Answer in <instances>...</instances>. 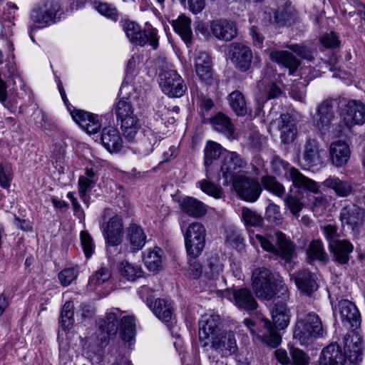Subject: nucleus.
<instances>
[{
  "instance_id": "obj_1",
  "label": "nucleus",
  "mask_w": 365,
  "mask_h": 365,
  "mask_svg": "<svg viewBox=\"0 0 365 365\" xmlns=\"http://www.w3.org/2000/svg\"><path fill=\"white\" fill-rule=\"evenodd\" d=\"M252 287L257 298L269 301L277 294L283 300L289 298V290L282 277L277 272L262 267L256 268L252 273Z\"/></svg>"
},
{
  "instance_id": "obj_2",
  "label": "nucleus",
  "mask_w": 365,
  "mask_h": 365,
  "mask_svg": "<svg viewBox=\"0 0 365 365\" xmlns=\"http://www.w3.org/2000/svg\"><path fill=\"white\" fill-rule=\"evenodd\" d=\"M256 241L263 250L270 253L284 265L291 264L297 257L295 244L283 232L278 231L274 235H256Z\"/></svg>"
},
{
  "instance_id": "obj_3",
  "label": "nucleus",
  "mask_w": 365,
  "mask_h": 365,
  "mask_svg": "<svg viewBox=\"0 0 365 365\" xmlns=\"http://www.w3.org/2000/svg\"><path fill=\"white\" fill-rule=\"evenodd\" d=\"M272 317L274 325L267 319H262L260 336L262 341L267 346L276 348L282 341L276 327L283 329L289 325L291 317L290 309L286 303L277 300L272 311Z\"/></svg>"
},
{
  "instance_id": "obj_4",
  "label": "nucleus",
  "mask_w": 365,
  "mask_h": 365,
  "mask_svg": "<svg viewBox=\"0 0 365 365\" xmlns=\"http://www.w3.org/2000/svg\"><path fill=\"white\" fill-rule=\"evenodd\" d=\"M61 9L59 3L53 0H42L34 6L29 15L30 37L33 41L32 32L56 24L60 19L58 14Z\"/></svg>"
},
{
  "instance_id": "obj_5",
  "label": "nucleus",
  "mask_w": 365,
  "mask_h": 365,
  "mask_svg": "<svg viewBox=\"0 0 365 365\" xmlns=\"http://www.w3.org/2000/svg\"><path fill=\"white\" fill-rule=\"evenodd\" d=\"M319 336V317L314 312L306 314L297 312L294 338L302 345L308 346Z\"/></svg>"
},
{
  "instance_id": "obj_6",
  "label": "nucleus",
  "mask_w": 365,
  "mask_h": 365,
  "mask_svg": "<svg viewBox=\"0 0 365 365\" xmlns=\"http://www.w3.org/2000/svg\"><path fill=\"white\" fill-rule=\"evenodd\" d=\"M289 163L284 161L278 155H274L272 160V172L278 175L286 174L289 170V177L293 185L299 188L317 193L318 190L317 183L303 175L297 169L291 167Z\"/></svg>"
},
{
  "instance_id": "obj_7",
  "label": "nucleus",
  "mask_w": 365,
  "mask_h": 365,
  "mask_svg": "<svg viewBox=\"0 0 365 365\" xmlns=\"http://www.w3.org/2000/svg\"><path fill=\"white\" fill-rule=\"evenodd\" d=\"M123 27L131 43L139 46L149 44L153 49L158 48V31L155 29H142L139 24L133 21H125Z\"/></svg>"
},
{
  "instance_id": "obj_8",
  "label": "nucleus",
  "mask_w": 365,
  "mask_h": 365,
  "mask_svg": "<svg viewBox=\"0 0 365 365\" xmlns=\"http://www.w3.org/2000/svg\"><path fill=\"white\" fill-rule=\"evenodd\" d=\"M206 230L200 222H192L184 233L185 245L189 257H199L205 246Z\"/></svg>"
},
{
  "instance_id": "obj_9",
  "label": "nucleus",
  "mask_w": 365,
  "mask_h": 365,
  "mask_svg": "<svg viewBox=\"0 0 365 365\" xmlns=\"http://www.w3.org/2000/svg\"><path fill=\"white\" fill-rule=\"evenodd\" d=\"M159 85L163 93L170 98H180L187 89L184 80L175 70H162Z\"/></svg>"
},
{
  "instance_id": "obj_10",
  "label": "nucleus",
  "mask_w": 365,
  "mask_h": 365,
  "mask_svg": "<svg viewBox=\"0 0 365 365\" xmlns=\"http://www.w3.org/2000/svg\"><path fill=\"white\" fill-rule=\"evenodd\" d=\"M121 314L118 308H112L106 313L104 319H100L96 332L98 345L101 347L107 346L110 339L115 336L118 330V318Z\"/></svg>"
},
{
  "instance_id": "obj_11",
  "label": "nucleus",
  "mask_w": 365,
  "mask_h": 365,
  "mask_svg": "<svg viewBox=\"0 0 365 365\" xmlns=\"http://www.w3.org/2000/svg\"><path fill=\"white\" fill-rule=\"evenodd\" d=\"M232 184L237 196L247 202L257 201L262 192V185L257 179L243 175L238 176Z\"/></svg>"
},
{
  "instance_id": "obj_12",
  "label": "nucleus",
  "mask_w": 365,
  "mask_h": 365,
  "mask_svg": "<svg viewBox=\"0 0 365 365\" xmlns=\"http://www.w3.org/2000/svg\"><path fill=\"white\" fill-rule=\"evenodd\" d=\"M244 159L235 152H227L223 156L220 168V176L224 180L223 185L232 183L240 175L237 173L245 167Z\"/></svg>"
},
{
  "instance_id": "obj_13",
  "label": "nucleus",
  "mask_w": 365,
  "mask_h": 365,
  "mask_svg": "<svg viewBox=\"0 0 365 365\" xmlns=\"http://www.w3.org/2000/svg\"><path fill=\"white\" fill-rule=\"evenodd\" d=\"M221 318L217 314L202 316L199 321V339L203 348L210 345V340L223 330L220 328Z\"/></svg>"
},
{
  "instance_id": "obj_14",
  "label": "nucleus",
  "mask_w": 365,
  "mask_h": 365,
  "mask_svg": "<svg viewBox=\"0 0 365 365\" xmlns=\"http://www.w3.org/2000/svg\"><path fill=\"white\" fill-rule=\"evenodd\" d=\"M210 347L220 354L222 357L235 354L238 346L234 332L222 331L210 340Z\"/></svg>"
},
{
  "instance_id": "obj_15",
  "label": "nucleus",
  "mask_w": 365,
  "mask_h": 365,
  "mask_svg": "<svg viewBox=\"0 0 365 365\" xmlns=\"http://www.w3.org/2000/svg\"><path fill=\"white\" fill-rule=\"evenodd\" d=\"M364 210L354 204L342 207L339 219L343 225H347L355 234L359 232L364 221Z\"/></svg>"
},
{
  "instance_id": "obj_16",
  "label": "nucleus",
  "mask_w": 365,
  "mask_h": 365,
  "mask_svg": "<svg viewBox=\"0 0 365 365\" xmlns=\"http://www.w3.org/2000/svg\"><path fill=\"white\" fill-rule=\"evenodd\" d=\"M344 350L346 359L347 358L350 363L358 364L361 361L364 345L361 336L355 332L346 334L344 339Z\"/></svg>"
},
{
  "instance_id": "obj_17",
  "label": "nucleus",
  "mask_w": 365,
  "mask_h": 365,
  "mask_svg": "<svg viewBox=\"0 0 365 365\" xmlns=\"http://www.w3.org/2000/svg\"><path fill=\"white\" fill-rule=\"evenodd\" d=\"M229 54L232 62L238 70L244 72L250 68L252 53L249 47L240 43H232Z\"/></svg>"
},
{
  "instance_id": "obj_18",
  "label": "nucleus",
  "mask_w": 365,
  "mask_h": 365,
  "mask_svg": "<svg viewBox=\"0 0 365 365\" xmlns=\"http://www.w3.org/2000/svg\"><path fill=\"white\" fill-rule=\"evenodd\" d=\"M230 299L239 309L247 312L255 311L258 307L252 292L247 287L233 288Z\"/></svg>"
},
{
  "instance_id": "obj_19",
  "label": "nucleus",
  "mask_w": 365,
  "mask_h": 365,
  "mask_svg": "<svg viewBox=\"0 0 365 365\" xmlns=\"http://www.w3.org/2000/svg\"><path fill=\"white\" fill-rule=\"evenodd\" d=\"M340 319L346 329H356L361 324V316L356 306L349 300L342 299L338 304Z\"/></svg>"
},
{
  "instance_id": "obj_20",
  "label": "nucleus",
  "mask_w": 365,
  "mask_h": 365,
  "mask_svg": "<svg viewBox=\"0 0 365 365\" xmlns=\"http://www.w3.org/2000/svg\"><path fill=\"white\" fill-rule=\"evenodd\" d=\"M344 124L350 128L365 123V105L355 100L349 101L341 113Z\"/></svg>"
},
{
  "instance_id": "obj_21",
  "label": "nucleus",
  "mask_w": 365,
  "mask_h": 365,
  "mask_svg": "<svg viewBox=\"0 0 365 365\" xmlns=\"http://www.w3.org/2000/svg\"><path fill=\"white\" fill-rule=\"evenodd\" d=\"M195 71L199 79L207 85L214 81L212 63L210 55L205 51H199L194 59Z\"/></svg>"
},
{
  "instance_id": "obj_22",
  "label": "nucleus",
  "mask_w": 365,
  "mask_h": 365,
  "mask_svg": "<svg viewBox=\"0 0 365 365\" xmlns=\"http://www.w3.org/2000/svg\"><path fill=\"white\" fill-rule=\"evenodd\" d=\"M210 30L216 38L225 41L232 40L237 34L235 24L225 19L212 21L210 22Z\"/></svg>"
},
{
  "instance_id": "obj_23",
  "label": "nucleus",
  "mask_w": 365,
  "mask_h": 365,
  "mask_svg": "<svg viewBox=\"0 0 365 365\" xmlns=\"http://www.w3.org/2000/svg\"><path fill=\"white\" fill-rule=\"evenodd\" d=\"M351 150L349 145L342 140L333 142L329 148V157L331 164L340 168L347 164L350 159Z\"/></svg>"
},
{
  "instance_id": "obj_24",
  "label": "nucleus",
  "mask_w": 365,
  "mask_h": 365,
  "mask_svg": "<svg viewBox=\"0 0 365 365\" xmlns=\"http://www.w3.org/2000/svg\"><path fill=\"white\" fill-rule=\"evenodd\" d=\"M158 141L159 135L157 133L150 128H145L137 142L134 153H138L140 157L147 156L153 151Z\"/></svg>"
},
{
  "instance_id": "obj_25",
  "label": "nucleus",
  "mask_w": 365,
  "mask_h": 365,
  "mask_svg": "<svg viewBox=\"0 0 365 365\" xmlns=\"http://www.w3.org/2000/svg\"><path fill=\"white\" fill-rule=\"evenodd\" d=\"M293 278L298 289L305 295L310 296L318 289L317 278L309 270H300L293 275Z\"/></svg>"
},
{
  "instance_id": "obj_26",
  "label": "nucleus",
  "mask_w": 365,
  "mask_h": 365,
  "mask_svg": "<svg viewBox=\"0 0 365 365\" xmlns=\"http://www.w3.org/2000/svg\"><path fill=\"white\" fill-rule=\"evenodd\" d=\"M147 236L143 229L138 224L130 223L125 230V240L130 251L136 252L143 249L146 243Z\"/></svg>"
},
{
  "instance_id": "obj_27",
  "label": "nucleus",
  "mask_w": 365,
  "mask_h": 365,
  "mask_svg": "<svg viewBox=\"0 0 365 365\" xmlns=\"http://www.w3.org/2000/svg\"><path fill=\"white\" fill-rule=\"evenodd\" d=\"M73 120L87 133H96L101 128V124L98 116L84 110H76L71 113Z\"/></svg>"
},
{
  "instance_id": "obj_28",
  "label": "nucleus",
  "mask_w": 365,
  "mask_h": 365,
  "mask_svg": "<svg viewBox=\"0 0 365 365\" xmlns=\"http://www.w3.org/2000/svg\"><path fill=\"white\" fill-rule=\"evenodd\" d=\"M346 356L337 343H331L321 352V365H345Z\"/></svg>"
},
{
  "instance_id": "obj_29",
  "label": "nucleus",
  "mask_w": 365,
  "mask_h": 365,
  "mask_svg": "<svg viewBox=\"0 0 365 365\" xmlns=\"http://www.w3.org/2000/svg\"><path fill=\"white\" fill-rule=\"evenodd\" d=\"M103 145L110 153H118L123 147V139L118 130L114 127H106L101 135Z\"/></svg>"
},
{
  "instance_id": "obj_30",
  "label": "nucleus",
  "mask_w": 365,
  "mask_h": 365,
  "mask_svg": "<svg viewBox=\"0 0 365 365\" xmlns=\"http://www.w3.org/2000/svg\"><path fill=\"white\" fill-rule=\"evenodd\" d=\"M289 11L281 13L279 9L265 6L261 18L262 23L265 26H272L274 29L284 27L288 21Z\"/></svg>"
},
{
  "instance_id": "obj_31",
  "label": "nucleus",
  "mask_w": 365,
  "mask_h": 365,
  "mask_svg": "<svg viewBox=\"0 0 365 365\" xmlns=\"http://www.w3.org/2000/svg\"><path fill=\"white\" fill-rule=\"evenodd\" d=\"M123 221L118 216H114L108 221L107 230L106 232V243L108 245V251L110 247H116L122 242Z\"/></svg>"
},
{
  "instance_id": "obj_32",
  "label": "nucleus",
  "mask_w": 365,
  "mask_h": 365,
  "mask_svg": "<svg viewBox=\"0 0 365 365\" xmlns=\"http://www.w3.org/2000/svg\"><path fill=\"white\" fill-rule=\"evenodd\" d=\"M278 128L280 130V139L284 144L293 142L297 133L294 119L288 113L282 114L279 117Z\"/></svg>"
},
{
  "instance_id": "obj_33",
  "label": "nucleus",
  "mask_w": 365,
  "mask_h": 365,
  "mask_svg": "<svg viewBox=\"0 0 365 365\" xmlns=\"http://www.w3.org/2000/svg\"><path fill=\"white\" fill-rule=\"evenodd\" d=\"M152 310L160 320L167 324L168 327H171L175 323V318L173 314V309L167 300L156 299Z\"/></svg>"
},
{
  "instance_id": "obj_34",
  "label": "nucleus",
  "mask_w": 365,
  "mask_h": 365,
  "mask_svg": "<svg viewBox=\"0 0 365 365\" xmlns=\"http://www.w3.org/2000/svg\"><path fill=\"white\" fill-rule=\"evenodd\" d=\"M329 248L336 260L341 264L349 262V255L354 250L353 245L347 240L331 241Z\"/></svg>"
},
{
  "instance_id": "obj_35",
  "label": "nucleus",
  "mask_w": 365,
  "mask_h": 365,
  "mask_svg": "<svg viewBox=\"0 0 365 365\" xmlns=\"http://www.w3.org/2000/svg\"><path fill=\"white\" fill-rule=\"evenodd\" d=\"M272 61L289 68V74H293L300 65V61L287 51H272L269 53Z\"/></svg>"
},
{
  "instance_id": "obj_36",
  "label": "nucleus",
  "mask_w": 365,
  "mask_h": 365,
  "mask_svg": "<svg viewBox=\"0 0 365 365\" xmlns=\"http://www.w3.org/2000/svg\"><path fill=\"white\" fill-rule=\"evenodd\" d=\"M180 206L185 213L195 218L201 217L207 212L205 205L200 200L192 197L182 199Z\"/></svg>"
},
{
  "instance_id": "obj_37",
  "label": "nucleus",
  "mask_w": 365,
  "mask_h": 365,
  "mask_svg": "<svg viewBox=\"0 0 365 365\" xmlns=\"http://www.w3.org/2000/svg\"><path fill=\"white\" fill-rule=\"evenodd\" d=\"M171 24L174 31L179 34L186 44L191 43L192 32L191 29V20L185 15H180L175 20H173Z\"/></svg>"
},
{
  "instance_id": "obj_38",
  "label": "nucleus",
  "mask_w": 365,
  "mask_h": 365,
  "mask_svg": "<svg viewBox=\"0 0 365 365\" xmlns=\"http://www.w3.org/2000/svg\"><path fill=\"white\" fill-rule=\"evenodd\" d=\"M120 334L122 340L129 348L135 342V324L133 317H123L120 324Z\"/></svg>"
},
{
  "instance_id": "obj_39",
  "label": "nucleus",
  "mask_w": 365,
  "mask_h": 365,
  "mask_svg": "<svg viewBox=\"0 0 365 365\" xmlns=\"http://www.w3.org/2000/svg\"><path fill=\"white\" fill-rule=\"evenodd\" d=\"M325 187L333 190L339 197H346L352 192L351 185L335 176H330L323 182Z\"/></svg>"
},
{
  "instance_id": "obj_40",
  "label": "nucleus",
  "mask_w": 365,
  "mask_h": 365,
  "mask_svg": "<svg viewBox=\"0 0 365 365\" xmlns=\"http://www.w3.org/2000/svg\"><path fill=\"white\" fill-rule=\"evenodd\" d=\"M140 128L141 123L136 115L125 118V120L120 122V129L123 135L128 142H133L135 140Z\"/></svg>"
},
{
  "instance_id": "obj_41",
  "label": "nucleus",
  "mask_w": 365,
  "mask_h": 365,
  "mask_svg": "<svg viewBox=\"0 0 365 365\" xmlns=\"http://www.w3.org/2000/svg\"><path fill=\"white\" fill-rule=\"evenodd\" d=\"M114 109L118 121L121 122L125 118L135 116L132 106V96L120 99L115 104Z\"/></svg>"
},
{
  "instance_id": "obj_42",
  "label": "nucleus",
  "mask_w": 365,
  "mask_h": 365,
  "mask_svg": "<svg viewBox=\"0 0 365 365\" xmlns=\"http://www.w3.org/2000/svg\"><path fill=\"white\" fill-rule=\"evenodd\" d=\"M163 250L159 247L148 250L143 255V261L147 268L152 272L158 271L162 267Z\"/></svg>"
},
{
  "instance_id": "obj_43",
  "label": "nucleus",
  "mask_w": 365,
  "mask_h": 365,
  "mask_svg": "<svg viewBox=\"0 0 365 365\" xmlns=\"http://www.w3.org/2000/svg\"><path fill=\"white\" fill-rule=\"evenodd\" d=\"M228 102L233 111L239 116L247 113V103L244 95L240 91H234L228 96Z\"/></svg>"
},
{
  "instance_id": "obj_44",
  "label": "nucleus",
  "mask_w": 365,
  "mask_h": 365,
  "mask_svg": "<svg viewBox=\"0 0 365 365\" xmlns=\"http://www.w3.org/2000/svg\"><path fill=\"white\" fill-rule=\"evenodd\" d=\"M213 128L227 138H231L234 133L233 125L230 119L222 113H218L211 119Z\"/></svg>"
},
{
  "instance_id": "obj_45",
  "label": "nucleus",
  "mask_w": 365,
  "mask_h": 365,
  "mask_svg": "<svg viewBox=\"0 0 365 365\" xmlns=\"http://www.w3.org/2000/svg\"><path fill=\"white\" fill-rule=\"evenodd\" d=\"M222 146L213 141H208L204 148V165L206 168L217 160L222 155Z\"/></svg>"
},
{
  "instance_id": "obj_46",
  "label": "nucleus",
  "mask_w": 365,
  "mask_h": 365,
  "mask_svg": "<svg viewBox=\"0 0 365 365\" xmlns=\"http://www.w3.org/2000/svg\"><path fill=\"white\" fill-rule=\"evenodd\" d=\"M73 304L71 301L66 302L62 307L59 324L63 330L70 329L74 322Z\"/></svg>"
},
{
  "instance_id": "obj_47",
  "label": "nucleus",
  "mask_w": 365,
  "mask_h": 365,
  "mask_svg": "<svg viewBox=\"0 0 365 365\" xmlns=\"http://www.w3.org/2000/svg\"><path fill=\"white\" fill-rule=\"evenodd\" d=\"M319 157V146L317 139H308L304 145V159L310 166L316 164Z\"/></svg>"
},
{
  "instance_id": "obj_48",
  "label": "nucleus",
  "mask_w": 365,
  "mask_h": 365,
  "mask_svg": "<svg viewBox=\"0 0 365 365\" xmlns=\"http://www.w3.org/2000/svg\"><path fill=\"white\" fill-rule=\"evenodd\" d=\"M261 182L267 190L271 192L279 197H282L285 192V188L283 185L278 182L277 179L273 176H262L261 178Z\"/></svg>"
},
{
  "instance_id": "obj_49",
  "label": "nucleus",
  "mask_w": 365,
  "mask_h": 365,
  "mask_svg": "<svg viewBox=\"0 0 365 365\" xmlns=\"http://www.w3.org/2000/svg\"><path fill=\"white\" fill-rule=\"evenodd\" d=\"M120 274L128 281H135L143 275V270L139 265L128 262L121 263Z\"/></svg>"
},
{
  "instance_id": "obj_50",
  "label": "nucleus",
  "mask_w": 365,
  "mask_h": 365,
  "mask_svg": "<svg viewBox=\"0 0 365 365\" xmlns=\"http://www.w3.org/2000/svg\"><path fill=\"white\" fill-rule=\"evenodd\" d=\"M242 218L246 227H261L263 225V218L256 211L247 207L242 208Z\"/></svg>"
},
{
  "instance_id": "obj_51",
  "label": "nucleus",
  "mask_w": 365,
  "mask_h": 365,
  "mask_svg": "<svg viewBox=\"0 0 365 365\" xmlns=\"http://www.w3.org/2000/svg\"><path fill=\"white\" fill-rule=\"evenodd\" d=\"M265 219L269 223L274 225L281 224L283 217L280 212L279 207L274 203H269L266 208Z\"/></svg>"
},
{
  "instance_id": "obj_52",
  "label": "nucleus",
  "mask_w": 365,
  "mask_h": 365,
  "mask_svg": "<svg viewBox=\"0 0 365 365\" xmlns=\"http://www.w3.org/2000/svg\"><path fill=\"white\" fill-rule=\"evenodd\" d=\"M111 276L110 270L106 267H101L97 270L89 279L90 286L96 287L108 281Z\"/></svg>"
},
{
  "instance_id": "obj_53",
  "label": "nucleus",
  "mask_w": 365,
  "mask_h": 365,
  "mask_svg": "<svg viewBox=\"0 0 365 365\" xmlns=\"http://www.w3.org/2000/svg\"><path fill=\"white\" fill-rule=\"evenodd\" d=\"M201 190L206 194L214 197L215 198H220L223 195L222 189L215 184L207 180H202L199 182Z\"/></svg>"
},
{
  "instance_id": "obj_54",
  "label": "nucleus",
  "mask_w": 365,
  "mask_h": 365,
  "mask_svg": "<svg viewBox=\"0 0 365 365\" xmlns=\"http://www.w3.org/2000/svg\"><path fill=\"white\" fill-rule=\"evenodd\" d=\"M80 238L85 256L88 259L91 257L94 252V244L93 239L87 231H81Z\"/></svg>"
},
{
  "instance_id": "obj_55",
  "label": "nucleus",
  "mask_w": 365,
  "mask_h": 365,
  "mask_svg": "<svg viewBox=\"0 0 365 365\" xmlns=\"http://www.w3.org/2000/svg\"><path fill=\"white\" fill-rule=\"evenodd\" d=\"M78 274V270L74 267L66 268L58 274V279L62 286L66 287L75 280Z\"/></svg>"
},
{
  "instance_id": "obj_56",
  "label": "nucleus",
  "mask_w": 365,
  "mask_h": 365,
  "mask_svg": "<svg viewBox=\"0 0 365 365\" xmlns=\"http://www.w3.org/2000/svg\"><path fill=\"white\" fill-rule=\"evenodd\" d=\"M96 9L102 15L116 21L119 17L117 9L112 4L107 3H98Z\"/></svg>"
},
{
  "instance_id": "obj_57",
  "label": "nucleus",
  "mask_w": 365,
  "mask_h": 365,
  "mask_svg": "<svg viewBox=\"0 0 365 365\" xmlns=\"http://www.w3.org/2000/svg\"><path fill=\"white\" fill-rule=\"evenodd\" d=\"M96 182L93 180L86 179L82 176H79L78 181V189L79 196L81 200L86 202L87 192L96 185Z\"/></svg>"
},
{
  "instance_id": "obj_58",
  "label": "nucleus",
  "mask_w": 365,
  "mask_h": 365,
  "mask_svg": "<svg viewBox=\"0 0 365 365\" xmlns=\"http://www.w3.org/2000/svg\"><path fill=\"white\" fill-rule=\"evenodd\" d=\"M335 101L327 100L321 104V123H329L333 118L332 108Z\"/></svg>"
},
{
  "instance_id": "obj_59",
  "label": "nucleus",
  "mask_w": 365,
  "mask_h": 365,
  "mask_svg": "<svg viewBox=\"0 0 365 365\" xmlns=\"http://www.w3.org/2000/svg\"><path fill=\"white\" fill-rule=\"evenodd\" d=\"M321 44L328 48H334L339 46L340 41L335 32L330 31L321 36Z\"/></svg>"
},
{
  "instance_id": "obj_60",
  "label": "nucleus",
  "mask_w": 365,
  "mask_h": 365,
  "mask_svg": "<svg viewBox=\"0 0 365 365\" xmlns=\"http://www.w3.org/2000/svg\"><path fill=\"white\" fill-rule=\"evenodd\" d=\"M284 202L293 215L299 216V212L303 208V204L297 197L288 195L285 197Z\"/></svg>"
},
{
  "instance_id": "obj_61",
  "label": "nucleus",
  "mask_w": 365,
  "mask_h": 365,
  "mask_svg": "<svg viewBox=\"0 0 365 365\" xmlns=\"http://www.w3.org/2000/svg\"><path fill=\"white\" fill-rule=\"evenodd\" d=\"M287 48L293 52L296 53L301 58L309 61H312L314 58V54L316 53V52H314L309 48L299 44H292L288 46Z\"/></svg>"
},
{
  "instance_id": "obj_62",
  "label": "nucleus",
  "mask_w": 365,
  "mask_h": 365,
  "mask_svg": "<svg viewBox=\"0 0 365 365\" xmlns=\"http://www.w3.org/2000/svg\"><path fill=\"white\" fill-rule=\"evenodd\" d=\"M290 354L292 359V365H309V357L298 348H292Z\"/></svg>"
},
{
  "instance_id": "obj_63",
  "label": "nucleus",
  "mask_w": 365,
  "mask_h": 365,
  "mask_svg": "<svg viewBox=\"0 0 365 365\" xmlns=\"http://www.w3.org/2000/svg\"><path fill=\"white\" fill-rule=\"evenodd\" d=\"M307 262L309 264H313L316 260L319 259V240H313L307 250Z\"/></svg>"
},
{
  "instance_id": "obj_64",
  "label": "nucleus",
  "mask_w": 365,
  "mask_h": 365,
  "mask_svg": "<svg viewBox=\"0 0 365 365\" xmlns=\"http://www.w3.org/2000/svg\"><path fill=\"white\" fill-rule=\"evenodd\" d=\"M282 93L280 87L276 83L271 82L264 88V101L278 98Z\"/></svg>"
}]
</instances>
